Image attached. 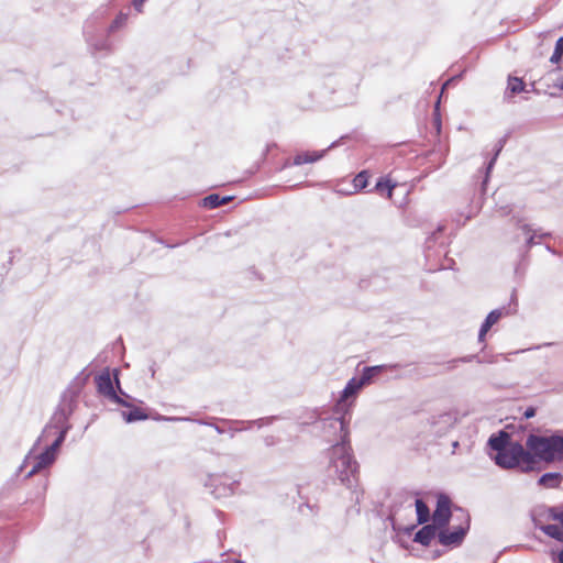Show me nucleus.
<instances>
[{
  "label": "nucleus",
  "mask_w": 563,
  "mask_h": 563,
  "mask_svg": "<svg viewBox=\"0 0 563 563\" xmlns=\"http://www.w3.org/2000/svg\"><path fill=\"white\" fill-rule=\"evenodd\" d=\"M558 563H563V550L558 554Z\"/></svg>",
  "instance_id": "obj_37"
},
{
  "label": "nucleus",
  "mask_w": 563,
  "mask_h": 563,
  "mask_svg": "<svg viewBox=\"0 0 563 563\" xmlns=\"http://www.w3.org/2000/svg\"><path fill=\"white\" fill-rule=\"evenodd\" d=\"M556 87H559L561 90H563V78H560L558 80Z\"/></svg>",
  "instance_id": "obj_38"
},
{
  "label": "nucleus",
  "mask_w": 563,
  "mask_h": 563,
  "mask_svg": "<svg viewBox=\"0 0 563 563\" xmlns=\"http://www.w3.org/2000/svg\"><path fill=\"white\" fill-rule=\"evenodd\" d=\"M456 423V417L452 412H442L429 419L430 431L438 437L445 434Z\"/></svg>",
  "instance_id": "obj_9"
},
{
  "label": "nucleus",
  "mask_w": 563,
  "mask_h": 563,
  "mask_svg": "<svg viewBox=\"0 0 563 563\" xmlns=\"http://www.w3.org/2000/svg\"><path fill=\"white\" fill-rule=\"evenodd\" d=\"M339 145V141H334L333 143H331V145L325 148V150H322V151H314V152H302V153H299L297 154L295 157H294V162L292 164L295 166H300L302 164H310V163H314V162H318L319 159L323 158L327 151L331 150V148H334Z\"/></svg>",
  "instance_id": "obj_10"
},
{
  "label": "nucleus",
  "mask_w": 563,
  "mask_h": 563,
  "mask_svg": "<svg viewBox=\"0 0 563 563\" xmlns=\"http://www.w3.org/2000/svg\"><path fill=\"white\" fill-rule=\"evenodd\" d=\"M451 518V499L445 494H439L437 507L432 515L433 523L443 529L448 526Z\"/></svg>",
  "instance_id": "obj_8"
},
{
  "label": "nucleus",
  "mask_w": 563,
  "mask_h": 563,
  "mask_svg": "<svg viewBox=\"0 0 563 563\" xmlns=\"http://www.w3.org/2000/svg\"><path fill=\"white\" fill-rule=\"evenodd\" d=\"M563 56V37L561 36L556 43H555V47H554V52L550 58V62L551 63H559L561 60Z\"/></svg>",
  "instance_id": "obj_23"
},
{
  "label": "nucleus",
  "mask_w": 563,
  "mask_h": 563,
  "mask_svg": "<svg viewBox=\"0 0 563 563\" xmlns=\"http://www.w3.org/2000/svg\"><path fill=\"white\" fill-rule=\"evenodd\" d=\"M206 485L208 487L212 488L211 493L217 498H220V497L229 496V495H231L233 493V485H234V483L222 484L220 476L211 475V476H209L208 482L206 483Z\"/></svg>",
  "instance_id": "obj_12"
},
{
  "label": "nucleus",
  "mask_w": 563,
  "mask_h": 563,
  "mask_svg": "<svg viewBox=\"0 0 563 563\" xmlns=\"http://www.w3.org/2000/svg\"><path fill=\"white\" fill-rule=\"evenodd\" d=\"M114 379H115V385H117V387L120 389V380H119V378H118L117 373L114 374Z\"/></svg>",
  "instance_id": "obj_40"
},
{
  "label": "nucleus",
  "mask_w": 563,
  "mask_h": 563,
  "mask_svg": "<svg viewBox=\"0 0 563 563\" xmlns=\"http://www.w3.org/2000/svg\"><path fill=\"white\" fill-rule=\"evenodd\" d=\"M477 358H479V356L476 355V354H473V355H467V356L461 357L459 361H461L463 363H470V362H473V361L477 362Z\"/></svg>",
  "instance_id": "obj_28"
},
{
  "label": "nucleus",
  "mask_w": 563,
  "mask_h": 563,
  "mask_svg": "<svg viewBox=\"0 0 563 563\" xmlns=\"http://www.w3.org/2000/svg\"><path fill=\"white\" fill-rule=\"evenodd\" d=\"M477 362L478 363H495L496 360H495V357H482V358L479 357V358H477Z\"/></svg>",
  "instance_id": "obj_33"
},
{
  "label": "nucleus",
  "mask_w": 563,
  "mask_h": 563,
  "mask_svg": "<svg viewBox=\"0 0 563 563\" xmlns=\"http://www.w3.org/2000/svg\"><path fill=\"white\" fill-rule=\"evenodd\" d=\"M561 479L562 476L560 473H545L539 478L538 483L547 487H558Z\"/></svg>",
  "instance_id": "obj_17"
},
{
  "label": "nucleus",
  "mask_w": 563,
  "mask_h": 563,
  "mask_svg": "<svg viewBox=\"0 0 563 563\" xmlns=\"http://www.w3.org/2000/svg\"><path fill=\"white\" fill-rule=\"evenodd\" d=\"M145 1L146 0H133V7L136 11L142 12V7Z\"/></svg>",
  "instance_id": "obj_30"
},
{
  "label": "nucleus",
  "mask_w": 563,
  "mask_h": 563,
  "mask_svg": "<svg viewBox=\"0 0 563 563\" xmlns=\"http://www.w3.org/2000/svg\"><path fill=\"white\" fill-rule=\"evenodd\" d=\"M435 235H437V232H433L431 234V236H429L426 241V244H427V247L430 249L431 247V242L435 239Z\"/></svg>",
  "instance_id": "obj_34"
},
{
  "label": "nucleus",
  "mask_w": 563,
  "mask_h": 563,
  "mask_svg": "<svg viewBox=\"0 0 563 563\" xmlns=\"http://www.w3.org/2000/svg\"><path fill=\"white\" fill-rule=\"evenodd\" d=\"M202 206L208 209H216L222 206V201H220L218 194H211L202 199Z\"/></svg>",
  "instance_id": "obj_22"
},
{
  "label": "nucleus",
  "mask_w": 563,
  "mask_h": 563,
  "mask_svg": "<svg viewBox=\"0 0 563 563\" xmlns=\"http://www.w3.org/2000/svg\"><path fill=\"white\" fill-rule=\"evenodd\" d=\"M550 512H551V517L554 520H558V521H560L561 525H563V511H558L555 508H551Z\"/></svg>",
  "instance_id": "obj_26"
},
{
  "label": "nucleus",
  "mask_w": 563,
  "mask_h": 563,
  "mask_svg": "<svg viewBox=\"0 0 563 563\" xmlns=\"http://www.w3.org/2000/svg\"><path fill=\"white\" fill-rule=\"evenodd\" d=\"M536 412H537V410H536V408H534V407H528V408L525 410V412H523V418H525V419H530V418H532V417H534V416H536Z\"/></svg>",
  "instance_id": "obj_27"
},
{
  "label": "nucleus",
  "mask_w": 563,
  "mask_h": 563,
  "mask_svg": "<svg viewBox=\"0 0 563 563\" xmlns=\"http://www.w3.org/2000/svg\"><path fill=\"white\" fill-rule=\"evenodd\" d=\"M396 187V184H393L389 179H379L375 186L376 190L379 192L387 191V197L391 198L393 190Z\"/></svg>",
  "instance_id": "obj_21"
},
{
  "label": "nucleus",
  "mask_w": 563,
  "mask_h": 563,
  "mask_svg": "<svg viewBox=\"0 0 563 563\" xmlns=\"http://www.w3.org/2000/svg\"><path fill=\"white\" fill-rule=\"evenodd\" d=\"M122 417L126 422H135L141 420H146L147 415L137 407H133L130 411H123Z\"/></svg>",
  "instance_id": "obj_18"
},
{
  "label": "nucleus",
  "mask_w": 563,
  "mask_h": 563,
  "mask_svg": "<svg viewBox=\"0 0 563 563\" xmlns=\"http://www.w3.org/2000/svg\"><path fill=\"white\" fill-rule=\"evenodd\" d=\"M498 212L500 213V216H507L509 214L510 209L508 207H501L499 208Z\"/></svg>",
  "instance_id": "obj_35"
},
{
  "label": "nucleus",
  "mask_w": 563,
  "mask_h": 563,
  "mask_svg": "<svg viewBox=\"0 0 563 563\" xmlns=\"http://www.w3.org/2000/svg\"><path fill=\"white\" fill-rule=\"evenodd\" d=\"M547 536L563 542V525H545L540 528Z\"/></svg>",
  "instance_id": "obj_16"
},
{
  "label": "nucleus",
  "mask_w": 563,
  "mask_h": 563,
  "mask_svg": "<svg viewBox=\"0 0 563 563\" xmlns=\"http://www.w3.org/2000/svg\"><path fill=\"white\" fill-rule=\"evenodd\" d=\"M198 422H199L200 424H207V426H210V427L214 428V430H216L218 433H223V432H224V431H223V429H221V428H220L219 426H217V424L208 423V422H205V421H201V420H199Z\"/></svg>",
  "instance_id": "obj_31"
},
{
  "label": "nucleus",
  "mask_w": 563,
  "mask_h": 563,
  "mask_svg": "<svg viewBox=\"0 0 563 563\" xmlns=\"http://www.w3.org/2000/svg\"><path fill=\"white\" fill-rule=\"evenodd\" d=\"M507 313L508 311L506 308H499L490 311L481 325L478 332V342L483 343L485 341V335L490 330V328L494 324H496L501 319V317L506 316Z\"/></svg>",
  "instance_id": "obj_11"
},
{
  "label": "nucleus",
  "mask_w": 563,
  "mask_h": 563,
  "mask_svg": "<svg viewBox=\"0 0 563 563\" xmlns=\"http://www.w3.org/2000/svg\"><path fill=\"white\" fill-rule=\"evenodd\" d=\"M512 219L515 221L516 227L518 229L522 230V232L526 235H528L527 241H526V247L528 250L531 249L533 245L539 244V241L537 240V232L538 231H533L531 225H529L527 223H523L520 218L514 217Z\"/></svg>",
  "instance_id": "obj_14"
},
{
  "label": "nucleus",
  "mask_w": 563,
  "mask_h": 563,
  "mask_svg": "<svg viewBox=\"0 0 563 563\" xmlns=\"http://www.w3.org/2000/svg\"><path fill=\"white\" fill-rule=\"evenodd\" d=\"M523 89L525 82L522 81V79L518 77H509L506 96L508 95V92H510V95L519 93L523 91Z\"/></svg>",
  "instance_id": "obj_19"
},
{
  "label": "nucleus",
  "mask_w": 563,
  "mask_h": 563,
  "mask_svg": "<svg viewBox=\"0 0 563 563\" xmlns=\"http://www.w3.org/2000/svg\"><path fill=\"white\" fill-rule=\"evenodd\" d=\"M440 528L434 523L423 526L413 538V541L421 545L428 547L431 541L438 536Z\"/></svg>",
  "instance_id": "obj_13"
},
{
  "label": "nucleus",
  "mask_w": 563,
  "mask_h": 563,
  "mask_svg": "<svg viewBox=\"0 0 563 563\" xmlns=\"http://www.w3.org/2000/svg\"><path fill=\"white\" fill-rule=\"evenodd\" d=\"M470 529V517L464 515V522L452 531L441 529L438 533L440 544L444 547H456L462 543Z\"/></svg>",
  "instance_id": "obj_7"
},
{
  "label": "nucleus",
  "mask_w": 563,
  "mask_h": 563,
  "mask_svg": "<svg viewBox=\"0 0 563 563\" xmlns=\"http://www.w3.org/2000/svg\"><path fill=\"white\" fill-rule=\"evenodd\" d=\"M452 446H453V452H454V451H455V449H457V448H459V442H457V441H454V442L452 443Z\"/></svg>",
  "instance_id": "obj_41"
},
{
  "label": "nucleus",
  "mask_w": 563,
  "mask_h": 563,
  "mask_svg": "<svg viewBox=\"0 0 563 563\" xmlns=\"http://www.w3.org/2000/svg\"><path fill=\"white\" fill-rule=\"evenodd\" d=\"M367 172L358 173L353 180L354 188L357 190L364 189L367 186Z\"/></svg>",
  "instance_id": "obj_24"
},
{
  "label": "nucleus",
  "mask_w": 563,
  "mask_h": 563,
  "mask_svg": "<svg viewBox=\"0 0 563 563\" xmlns=\"http://www.w3.org/2000/svg\"><path fill=\"white\" fill-rule=\"evenodd\" d=\"M533 231H538L537 232V239L548 238V236L551 235V233L543 232L541 229H533Z\"/></svg>",
  "instance_id": "obj_32"
},
{
  "label": "nucleus",
  "mask_w": 563,
  "mask_h": 563,
  "mask_svg": "<svg viewBox=\"0 0 563 563\" xmlns=\"http://www.w3.org/2000/svg\"><path fill=\"white\" fill-rule=\"evenodd\" d=\"M172 420H180V421H184V420H188L187 418H172Z\"/></svg>",
  "instance_id": "obj_42"
},
{
  "label": "nucleus",
  "mask_w": 563,
  "mask_h": 563,
  "mask_svg": "<svg viewBox=\"0 0 563 563\" xmlns=\"http://www.w3.org/2000/svg\"><path fill=\"white\" fill-rule=\"evenodd\" d=\"M398 365H377L364 367L360 377L351 378L341 391L340 398L334 407V413L332 418H341L345 420V415L350 411L352 402H349V398L356 396V394L371 380L387 369H395Z\"/></svg>",
  "instance_id": "obj_4"
},
{
  "label": "nucleus",
  "mask_w": 563,
  "mask_h": 563,
  "mask_svg": "<svg viewBox=\"0 0 563 563\" xmlns=\"http://www.w3.org/2000/svg\"><path fill=\"white\" fill-rule=\"evenodd\" d=\"M71 411L73 409L70 407H58L55 411L51 423L44 429L42 437L38 438V441H41L42 438L53 429L58 432V435L54 442L45 449L44 452L36 456L35 464L26 475L27 478L32 477L37 472L52 465L55 462L56 452L65 441L66 434L70 429V426L68 424V418L71 415Z\"/></svg>",
  "instance_id": "obj_3"
},
{
  "label": "nucleus",
  "mask_w": 563,
  "mask_h": 563,
  "mask_svg": "<svg viewBox=\"0 0 563 563\" xmlns=\"http://www.w3.org/2000/svg\"><path fill=\"white\" fill-rule=\"evenodd\" d=\"M93 46L97 51L108 49L109 43L107 40H104L100 44H95Z\"/></svg>",
  "instance_id": "obj_29"
},
{
  "label": "nucleus",
  "mask_w": 563,
  "mask_h": 563,
  "mask_svg": "<svg viewBox=\"0 0 563 563\" xmlns=\"http://www.w3.org/2000/svg\"><path fill=\"white\" fill-rule=\"evenodd\" d=\"M506 143V137H503L498 141L497 145H496V151H495V155L494 157L489 161L488 165H487V168H486V177H485V180H484V184H486L487 181V178H488V174L490 173V170L493 169L494 165H495V162L499 155V153L501 152L504 145Z\"/></svg>",
  "instance_id": "obj_20"
},
{
  "label": "nucleus",
  "mask_w": 563,
  "mask_h": 563,
  "mask_svg": "<svg viewBox=\"0 0 563 563\" xmlns=\"http://www.w3.org/2000/svg\"><path fill=\"white\" fill-rule=\"evenodd\" d=\"M236 563H245V562H243V561H236Z\"/></svg>",
  "instance_id": "obj_43"
},
{
  "label": "nucleus",
  "mask_w": 563,
  "mask_h": 563,
  "mask_svg": "<svg viewBox=\"0 0 563 563\" xmlns=\"http://www.w3.org/2000/svg\"><path fill=\"white\" fill-rule=\"evenodd\" d=\"M515 454L520 456L519 472L531 473L539 470L541 462L551 464L562 462L563 434L550 435L530 433L525 445H517Z\"/></svg>",
  "instance_id": "obj_2"
},
{
  "label": "nucleus",
  "mask_w": 563,
  "mask_h": 563,
  "mask_svg": "<svg viewBox=\"0 0 563 563\" xmlns=\"http://www.w3.org/2000/svg\"><path fill=\"white\" fill-rule=\"evenodd\" d=\"M417 520L419 525H423L430 519V510L428 505L422 499H416L415 503Z\"/></svg>",
  "instance_id": "obj_15"
},
{
  "label": "nucleus",
  "mask_w": 563,
  "mask_h": 563,
  "mask_svg": "<svg viewBox=\"0 0 563 563\" xmlns=\"http://www.w3.org/2000/svg\"><path fill=\"white\" fill-rule=\"evenodd\" d=\"M453 79H454V78L446 80V81L443 84L442 90H443V89H445V88L451 84V81H452Z\"/></svg>",
  "instance_id": "obj_39"
},
{
  "label": "nucleus",
  "mask_w": 563,
  "mask_h": 563,
  "mask_svg": "<svg viewBox=\"0 0 563 563\" xmlns=\"http://www.w3.org/2000/svg\"><path fill=\"white\" fill-rule=\"evenodd\" d=\"M95 380L97 385V390L100 395H102L110 401L121 405L123 407H131L129 402H126L122 397H120L117 394L109 369H106L98 376H96Z\"/></svg>",
  "instance_id": "obj_6"
},
{
  "label": "nucleus",
  "mask_w": 563,
  "mask_h": 563,
  "mask_svg": "<svg viewBox=\"0 0 563 563\" xmlns=\"http://www.w3.org/2000/svg\"><path fill=\"white\" fill-rule=\"evenodd\" d=\"M323 429H332L340 432V441L329 450L328 474L336 478L347 488H353L357 482V462L352 455L349 441L347 421L341 418H327L323 420Z\"/></svg>",
  "instance_id": "obj_1"
},
{
  "label": "nucleus",
  "mask_w": 563,
  "mask_h": 563,
  "mask_svg": "<svg viewBox=\"0 0 563 563\" xmlns=\"http://www.w3.org/2000/svg\"><path fill=\"white\" fill-rule=\"evenodd\" d=\"M488 445L492 450L496 451L493 457L496 465L504 470L519 471L520 456L515 454V451L517 445H522L520 442L510 441L509 433L501 430L489 437Z\"/></svg>",
  "instance_id": "obj_5"
},
{
  "label": "nucleus",
  "mask_w": 563,
  "mask_h": 563,
  "mask_svg": "<svg viewBox=\"0 0 563 563\" xmlns=\"http://www.w3.org/2000/svg\"><path fill=\"white\" fill-rule=\"evenodd\" d=\"M232 199H233V197H231V196L220 197V201H222V205L228 203Z\"/></svg>",
  "instance_id": "obj_36"
},
{
  "label": "nucleus",
  "mask_w": 563,
  "mask_h": 563,
  "mask_svg": "<svg viewBox=\"0 0 563 563\" xmlns=\"http://www.w3.org/2000/svg\"><path fill=\"white\" fill-rule=\"evenodd\" d=\"M128 20V14L125 13H120L114 20L113 22L110 24L109 26V33L111 32H114L117 31L118 29H120L122 25L125 24Z\"/></svg>",
  "instance_id": "obj_25"
}]
</instances>
